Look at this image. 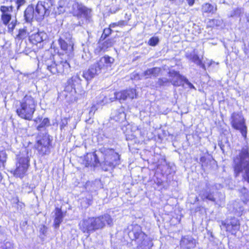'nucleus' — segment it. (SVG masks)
I'll use <instances>...</instances> for the list:
<instances>
[{
	"label": "nucleus",
	"mask_w": 249,
	"mask_h": 249,
	"mask_svg": "<svg viewBox=\"0 0 249 249\" xmlns=\"http://www.w3.org/2000/svg\"><path fill=\"white\" fill-rule=\"evenodd\" d=\"M223 145H220V147L221 149L222 150L224 151V149H223Z\"/></svg>",
	"instance_id": "51"
},
{
	"label": "nucleus",
	"mask_w": 249,
	"mask_h": 249,
	"mask_svg": "<svg viewBox=\"0 0 249 249\" xmlns=\"http://www.w3.org/2000/svg\"><path fill=\"white\" fill-rule=\"evenodd\" d=\"M36 103L30 95H25L20 103L21 109H35Z\"/></svg>",
	"instance_id": "24"
},
{
	"label": "nucleus",
	"mask_w": 249,
	"mask_h": 249,
	"mask_svg": "<svg viewBox=\"0 0 249 249\" xmlns=\"http://www.w3.org/2000/svg\"><path fill=\"white\" fill-rule=\"evenodd\" d=\"M67 124V122L65 123L64 122H62V124H61V129H62L65 126H66Z\"/></svg>",
	"instance_id": "49"
},
{
	"label": "nucleus",
	"mask_w": 249,
	"mask_h": 249,
	"mask_svg": "<svg viewBox=\"0 0 249 249\" xmlns=\"http://www.w3.org/2000/svg\"><path fill=\"white\" fill-rule=\"evenodd\" d=\"M217 10V5L209 2L203 3L201 7L202 15L204 16H211L215 14Z\"/></svg>",
	"instance_id": "20"
},
{
	"label": "nucleus",
	"mask_w": 249,
	"mask_h": 249,
	"mask_svg": "<svg viewBox=\"0 0 249 249\" xmlns=\"http://www.w3.org/2000/svg\"><path fill=\"white\" fill-rule=\"evenodd\" d=\"M55 217L54 220V228L57 229L59 228L64 217V214L61 209L58 208H56L55 209Z\"/></svg>",
	"instance_id": "26"
},
{
	"label": "nucleus",
	"mask_w": 249,
	"mask_h": 249,
	"mask_svg": "<svg viewBox=\"0 0 249 249\" xmlns=\"http://www.w3.org/2000/svg\"><path fill=\"white\" fill-rule=\"evenodd\" d=\"M82 81L78 74L72 75L69 78L67 81L64 89V91L67 93L66 96L75 94L76 93V87L77 88L81 87Z\"/></svg>",
	"instance_id": "10"
},
{
	"label": "nucleus",
	"mask_w": 249,
	"mask_h": 249,
	"mask_svg": "<svg viewBox=\"0 0 249 249\" xmlns=\"http://www.w3.org/2000/svg\"><path fill=\"white\" fill-rule=\"evenodd\" d=\"M95 111L93 110H90V111L89 112V119H90L94 114Z\"/></svg>",
	"instance_id": "46"
},
{
	"label": "nucleus",
	"mask_w": 249,
	"mask_h": 249,
	"mask_svg": "<svg viewBox=\"0 0 249 249\" xmlns=\"http://www.w3.org/2000/svg\"><path fill=\"white\" fill-rule=\"evenodd\" d=\"M186 1L190 6H192L195 3V0H186Z\"/></svg>",
	"instance_id": "45"
},
{
	"label": "nucleus",
	"mask_w": 249,
	"mask_h": 249,
	"mask_svg": "<svg viewBox=\"0 0 249 249\" xmlns=\"http://www.w3.org/2000/svg\"><path fill=\"white\" fill-rule=\"evenodd\" d=\"M125 16H127V14L126 13L125 15Z\"/></svg>",
	"instance_id": "55"
},
{
	"label": "nucleus",
	"mask_w": 249,
	"mask_h": 249,
	"mask_svg": "<svg viewBox=\"0 0 249 249\" xmlns=\"http://www.w3.org/2000/svg\"><path fill=\"white\" fill-rule=\"evenodd\" d=\"M200 195L203 201H205L206 199H208L212 202L215 201V198L213 196V193L210 191H206Z\"/></svg>",
	"instance_id": "34"
},
{
	"label": "nucleus",
	"mask_w": 249,
	"mask_h": 249,
	"mask_svg": "<svg viewBox=\"0 0 249 249\" xmlns=\"http://www.w3.org/2000/svg\"><path fill=\"white\" fill-rule=\"evenodd\" d=\"M169 82L170 80L167 78H160L158 79L157 84L159 87H162L166 86Z\"/></svg>",
	"instance_id": "40"
},
{
	"label": "nucleus",
	"mask_w": 249,
	"mask_h": 249,
	"mask_svg": "<svg viewBox=\"0 0 249 249\" xmlns=\"http://www.w3.org/2000/svg\"><path fill=\"white\" fill-rule=\"evenodd\" d=\"M36 140L35 147L38 153L42 156L48 155L52 147V137L48 134V132H38Z\"/></svg>",
	"instance_id": "5"
},
{
	"label": "nucleus",
	"mask_w": 249,
	"mask_h": 249,
	"mask_svg": "<svg viewBox=\"0 0 249 249\" xmlns=\"http://www.w3.org/2000/svg\"><path fill=\"white\" fill-rule=\"evenodd\" d=\"M239 192L243 195H245L248 193V190L245 187H243L239 190Z\"/></svg>",
	"instance_id": "43"
},
{
	"label": "nucleus",
	"mask_w": 249,
	"mask_h": 249,
	"mask_svg": "<svg viewBox=\"0 0 249 249\" xmlns=\"http://www.w3.org/2000/svg\"><path fill=\"white\" fill-rule=\"evenodd\" d=\"M29 166V159L27 155H19L17 157L16 168L13 171L14 176L16 178H23Z\"/></svg>",
	"instance_id": "9"
},
{
	"label": "nucleus",
	"mask_w": 249,
	"mask_h": 249,
	"mask_svg": "<svg viewBox=\"0 0 249 249\" xmlns=\"http://www.w3.org/2000/svg\"><path fill=\"white\" fill-rule=\"evenodd\" d=\"M46 34L44 32H32L28 35V40L33 46H38V49H42L43 42L45 40Z\"/></svg>",
	"instance_id": "13"
},
{
	"label": "nucleus",
	"mask_w": 249,
	"mask_h": 249,
	"mask_svg": "<svg viewBox=\"0 0 249 249\" xmlns=\"http://www.w3.org/2000/svg\"><path fill=\"white\" fill-rule=\"evenodd\" d=\"M137 96L136 90L133 88L127 89L114 93L115 98L119 101H124L127 99H133L136 98Z\"/></svg>",
	"instance_id": "14"
},
{
	"label": "nucleus",
	"mask_w": 249,
	"mask_h": 249,
	"mask_svg": "<svg viewBox=\"0 0 249 249\" xmlns=\"http://www.w3.org/2000/svg\"><path fill=\"white\" fill-rule=\"evenodd\" d=\"M117 27H118L117 22H112V23H110L109 25H108V27L110 28V29H111L112 28H116Z\"/></svg>",
	"instance_id": "44"
},
{
	"label": "nucleus",
	"mask_w": 249,
	"mask_h": 249,
	"mask_svg": "<svg viewBox=\"0 0 249 249\" xmlns=\"http://www.w3.org/2000/svg\"><path fill=\"white\" fill-rule=\"evenodd\" d=\"M243 13V9L240 7H237L233 9L231 13L229 16L230 18H235L240 17Z\"/></svg>",
	"instance_id": "36"
},
{
	"label": "nucleus",
	"mask_w": 249,
	"mask_h": 249,
	"mask_svg": "<svg viewBox=\"0 0 249 249\" xmlns=\"http://www.w3.org/2000/svg\"><path fill=\"white\" fill-rule=\"evenodd\" d=\"M26 2V0H16L15 3L16 4V7L17 9H19V8L23 5Z\"/></svg>",
	"instance_id": "41"
},
{
	"label": "nucleus",
	"mask_w": 249,
	"mask_h": 249,
	"mask_svg": "<svg viewBox=\"0 0 249 249\" xmlns=\"http://www.w3.org/2000/svg\"><path fill=\"white\" fill-rule=\"evenodd\" d=\"M221 226L226 229L227 231L235 235L240 229V224L239 220L234 217L231 216L221 221Z\"/></svg>",
	"instance_id": "12"
},
{
	"label": "nucleus",
	"mask_w": 249,
	"mask_h": 249,
	"mask_svg": "<svg viewBox=\"0 0 249 249\" xmlns=\"http://www.w3.org/2000/svg\"><path fill=\"white\" fill-rule=\"evenodd\" d=\"M83 164L86 167L97 166L99 163V160L95 153H88L83 160Z\"/></svg>",
	"instance_id": "19"
},
{
	"label": "nucleus",
	"mask_w": 249,
	"mask_h": 249,
	"mask_svg": "<svg viewBox=\"0 0 249 249\" xmlns=\"http://www.w3.org/2000/svg\"><path fill=\"white\" fill-rule=\"evenodd\" d=\"M183 82L186 84L190 89H195L194 86L186 77L184 79Z\"/></svg>",
	"instance_id": "42"
},
{
	"label": "nucleus",
	"mask_w": 249,
	"mask_h": 249,
	"mask_svg": "<svg viewBox=\"0 0 249 249\" xmlns=\"http://www.w3.org/2000/svg\"><path fill=\"white\" fill-rule=\"evenodd\" d=\"M102 152L104 153L107 157H109L111 162L113 163V165L115 166L120 163V155L118 153L115 152L112 149H102Z\"/></svg>",
	"instance_id": "21"
},
{
	"label": "nucleus",
	"mask_w": 249,
	"mask_h": 249,
	"mask_svg": "<svg viewBox=\"0 0 249 249\" xmlns=\"http://www.w3.org/2000/svg\"><path fill=\"white\" fill-rule=\"evenodd\" d=\"M186 57L192 62L196 63L197 65L199 66L204 70H206L205 65L202 62L201 59L199 57L197 54H190L186 56Z\"/></svg>",
	"instance_id": "29"
},
{
	"label": "nucleus",
	"mask_w": 249,
	"mask_h": 249,
	"mask_svg": "<svg viewBox=\"0 0 249 249\" xmlns=\"http://www.w3.org/2000/svg\"><path fill=\"white\" fill-rule=\"evenodd\" d=\"M6 154L4 151L0 152V168L4 166L6 160Z\"/></svg>",
	"instance_id": "38"
},
{
	"label": "nucleus",
	"mask_w": 249,
	"mask_h": 249,
	"mask_svg": "<svg viewBox=\"0 0 249 249\" xmlns=\"http://www.w3.org/2000/svg\"><path fill=\"white\" fill-rule=\"evenodd\" d=\"M168 74L170 82L176 87L180 86L185 78V77L180 74L179 71L175 70L169 71Z\"/></svg>",
	"instance_id": "18"
},
{
	"label": "nucleus",
	"mask_w": 249,
	"mask_h": 249,
	"mask_svg": "<svg viewBox=\"0 0 249 249\" xmlns=\"http://www.w3.org/2000/svg\"><path fill=\"white\" fill-rule=\"evenodd\" d=\"M159 42V38L158 36H152L149 39L148 44L150 46H155Z\"/></svg>",
	"instance_id": "37"
},
{
	"label": "nucleus",
	"mask_w": 249,
	"mask_h": 249,
	"mask_svg": "<svg viewBox=\"0 0 249 249\" xmlns=\"http://www.w3.org/2000/svg\"><path fill=\"white\" fill-rule=\"evenodd\" d=\"M101 71V70H98V64L96 62L83 72V77L87 80H89L94 78L98 74V72Z\"/></svg>",
	"instance_id": "23"
},
{
	"label": "nucleus",
	"mask_w": 249,
	"mask_h": 249,
	"mask_svg": "<svg viewBox=\"0 0 249 249\" xmlns=\"http://www.w3.org/2000/svg\"><path fill=\"white\" fill-rule=\"evenodd\" d=\"M5 245L6 248H11L13 247L12 244L9 242H6Z\"/></svg>",
	"instance_id": "47"
},
{
	"label": "nucleus",
	"mask_w": 249,
	"mask_h": 249,
	"mask_svg": "<svg viewBox=\"0 0 249 249\" xmlns=\"http://www.w3.org/2000/svg\"><path fill=\"white\" fill-rule=\"evenodd\" d=\"M62 55L63 53H57L45 60L46 69L52 75H63L70 70V64L67 60L61 58Z\"/></svg>",
	"instance_id": "3"
},
{
	"label": "nucleus",
	"mask_w": 249,
	"mask_h": 249,
	"mask_svg": "<svg viewBox=\"0 0 249 249\" xmlns=\"http://www.w3.org/2000/svg\"><path fill=\"white\" fill-rule=\"evenodd\" d=\"M106 224L110 226L112 224V219L108 214L84 219L79 223V225L83 232L90 233L103 229Z\"/></svg>",
	"instance_id": "2"
},
{
	"label": "nucleus",
	"mask_w": 249,
	"mask_h": 249,
	"mask_svg": "<svg viewBox=\"0 0 249 249\" xmlns=\"http://www.w3.org/2000/svg\"><path fill=\"white\" fill-rule=\"evenodd\" d=\"M51 125L50 120L48 118H44L42 122L37 127L36 129L38 131V132H47L46 127L49 126Z\"/></svg>",
	"instance_id": "30"
},
{
	"label": "nucleus",
	"mask_w": 249,
	"mask_h": 249,
	"mask_svg": "<svg viewBox=\"0 0 249 249\" xmlns=\"http://www.w3.org/2000/svg\"><path fill=\"white\" fill-rule=\"evenodd\" d=\"M115 62L114 58L105 54L101 57L98 61L96 62L99 70H107L111 68Z\"/></svg>",
	"instance_id": "17"
},
{
	"label": "nucleus",
	"mask_w": 249,
	"mask_h": 249,
	"mask_svg": "<svg viewBox=\"0 0 249 249\" xmlns=\"http://www.w3.org/2000/svg\"><path fill=\"white\" fill-rule=\"evenodd\" d=\"M97 105H100L101 106H103L105 104L104 100L100 101V102L97 103Z\"/></svg>",
	"instance_id": "48"
},
{
	"label": "nucleus",
	"mask_w": 249,
	"mask_h": 249,
	"mask_svg": "<svg viewBox=\"0 0 249 249\" xmlns=\"http://www.w3.org/2000/svg\"><path fill=\"white\" fill-rule=\"evenodd\" d=\"M196 245V241L192 236L186 235L182 237L180 241L181 249H191Z\"/></svg>",
	"instance_id": "22"
},
{
	"label": "nucleus",
	"mask_w": 249,
	"mask_h": 249,
	"mask_svg": "<svg viewBox=\"0 0 249 249\" xmlns=\"http://www.w3.org/2000/svg\"><path fill=\"white\" fill-rule=\"evenodd\" d=\"M131 15H129L125 20H120L117 22L118 27H123L128 25L129 20L130 19Z\"/></svg>",
	"instance_id": "39"
},
{
	"label": "nucleus",
	"mask_w": 249,
	"mask_h": 249,
	"mask_svg": "<svg viewBox=\"0 0 249 249\" xmlns=\"http://www.w3.org/2000/svg\"><path fill=\"white\" fill-rule=\"evenodd\" d=\"M109 158V157H107L106 155H105L104 160L102 162L99 163L102 169L105 171L112 170L115 167L113 165V163L111 162Z\"/></svg>",
	"instance_id": "28"
},
{
	"label": "nucleus",
	"mask_w": 249,
	"mask_h": 249,
	"mask_svg": "<svg viewBox=\"0 0 249 249\" xmlns=\"http://www.w3.org/2000/svg\"><path fill=\"white\" fill-rule=\"evenodd\" d=\"M29 35H30V34L28 33L27 28L24 27V28L18 30V33L16 35L15 38L18 41H22L24 39L26 38L27 36L28 37Z\"/></svg>",
	"instance_id": "32"
},
{
	"label": "nucleus",
	"mask_w": 249,
	"mask_h": 249,
	"mask_svg": "<svg viewBox=\"0 0 249 249\" xmlns=\"http://www.w3.org/2000/svg\"><path fill=\"white\" fill-rule=\"evenodd\" d=\"M128 235L131 240L137 242L138 249H150L151 242L142 231V227L140 225H131Z\"/></svg>",
	"instance_id": "4"
},
{
	"label": "nucleus",
	"mask_w": 249,
	"mask_h": 249,
	"mask_svg": "<svg viewBox=\"0 0 249 249\" xmlns=\"http://www.w3.org/2000/svg\"><path fill=\"white\" fill-rule=\"evenodd\" d=\"M249 146L245 145L238 151V154L233 158V168L235 177L243 173L242 178L249 183Z\"/></svg>",
	"instance_id": "1"
},
{
	"label": "nucleus",
	"mask_w": 249,
	"mask_h": 249,
	"mask_svg": "<svg viewBox=\"0 0 249 249\" xmlns=\"http://www.w3.org/2000/svg\"><path fill=\"white\" fill-rule=\"evenodd\" d=\"M55 5V0H39L36 4V8L41 16L47 17L54 9Z\"/></svg>",
	"instance_id": "11"
},
{
	"label": "nucleus",
	"mask_w": 249,
	"mask_h": 249,
	"mask_svg": "<svg viewBox=\"0 0 249 249\" xmlns=\"http://www.w3.org/2000/svg\"><path fill=\"white\" fill-rule=\"evenodd\" d=\"M160 71V68L154 67L151 69H147L144 71L143 74L144 76H146L147 77L150 76L157 77L159 75Z\"/></svg>",
	"instance_id": "31"
},
{
	"label": "nucleus",
	"mask_w": 249,
	"mask_h": 249,
	"mask_svg": "<svg viewBox=\"0 0 249 249\" xmlns=\"http://www.w3.org/2000/svg\"><path fill=\"white\" fill-rule=\"evenodd\" d=\"M231 123L233 128L239 130L245 138L247 137V127L245 125V121L240 111L234 112L231 114Z\"/></svg>",
	"instance_id": "8"
},
{
	"label": "nucleus",
	"mask_w": 249,
	"mask_h": 249,
	"mask_svg": "<svg viewBox=\"0 0 249 249\" xmlns=\"http://www.w3.org/2000/svg\"><path fill=\"white\" fill-rule=\"evenodd\" d=\"M120 115H123V116H124V117H125V116L124 112H120Z\"/></svg>",
	"instance_id": "50"
},
{
	"label": "nucleus",
	"mask_w": 249,
	"mask_h": 249,
	"mask_svg": "<svg viewBox=\"0 0 249 249\" xmlns=\"http://www.w3.org/2000/svg\"><path fill=\"white\" fill-rule=\"evenodd\" d=\"M38 119L39 120H40V119H42V118H38Z\"/></svg>",
	"instance_id": "54"
},
{
	"label": "nucleus",
	"mask_w": 249,
	"mask_h": 249,
	"mask_svg": "<svg viewBox=\"0 0 249 249\" xmlns=\"http://www.w3.org/2000/svg\"><path fill=\"white\" fill-rule=\"evenodd\" d=\"M58 43L60 49L68 56L72 54L74 43L71 38L65 40L62 38L60 37L58 39Z\"/></svg>",
	"instance_id": "15"
},
{
	"label": "nucleus",
	"mask_w": 249,
	"mask_h": 249,
	"mask_svg": "<svg viewBox=\"0 0 249 249\" xmlns=\"http://www.w3.org/2000/svg\"><path fill=\"white\" fill-rule=\"evenodd\" d=\"M14 10V6L11 5H2L0 6V20L2 23L7 26L9 32H13L17 24L16 19L12 20V13Z\"/></svg>",
	"instance_id": "6"
},
{
	"label": "nucleus",
	"mask_w": 249,
	"mask_h": 249,
	"mask_svg": "<svg viewBox=\"0 0 249 249\" xmlns=\"http://www.w3.org/2000/svg\"><path fill=\"white\" fill-rule=\"evenodd\" d=\"M24 17L26 20L30 21L33 19L36 20H41L45 17V16H41L37 10L36 5L35 9L32 5H29L24 11Z\"/></svg>",
	"instance_id": "16"
},
{
	"label": "nucleus",
	"mask_w": 249,
	"mask_h": 249,
	"mask_svg": "<svg viewBox=\"0 0 249 249\" xmlns=\"http://www.w3.org/2000/svg\"><path fill=\"white\" fill-rule=\"evenodd\" d=\"M1 21H0V28H1L2 27V23H1Z\"/></svg>",
	"instance_id": "52"
},
{
	"label": "nucleus",
	"mask_w": 249,
	"mask_h": 249,
	"mask_svg": "<svg viewBox=\"0 0 249 249\" xmlns=\"http://www.w3.org/2000/svg\"><path fill=\"white\" fill-rule=\"evenodd\" d=\"M35 110H16L17 114L21 118L31 120Z\"/></svg>",
	"instance_id": "27"
},
{
	"label": "nucleus",
	"mask_w": 249,
	"mask_h": 249,
	"mask_svg": "<svg viewBox=\"0 0 249 249\" xmlns=\"http://www.w3.org/2000/svg\"><path fill=\"white\" fill-rule=\"evenodd\" d=\"M221 21L215 18L210 19L208 20L207 24V28L213 29L220 25Z\"/></svg>",
	"instance_id": "33"
},
{
	"label": "nucleus",
	"mask_w": 249,
	"mask_h": 249,
	"mask_svg": "<svg viewBox=\"0 0 249 249\" xmlns=\"http://www.w3.org/2000/svg\"><path fill=\"white\" fill-rule=\"evenodd\" d=\"M113 33L112 29L107 27L103 29V33L100 37L99 41H104Z\"/></svg>",
	"instance_id": "35"
},
{
	"label": "nucleus",
	"mask_w": 249,
	"mask_h": 249,
	"mask_svg": "<svg viewBox=\"0 0 249 249\" xmlns=\"http://www.w3.org/2000/svg\"><path fill=\"white\" fill-rule=\"evenodd\" d=\"M113 44L114 42L112 38L107 39L103 43L102 46H99L94 50V53L96 54H100L101 53H104L108 48L112 47Z\"/></svg>",
	"instance_id": "25"
},
{
	"label": "nucleus",
	"mask_w": 249,
	"mask_h": 249,
	"mask_svg": "<svg viewBox=\"0 0 249 249\" xmlns=\"http://www.w3.org/2000/svg\"><path fill=\"white\" fill-rule=\"evenodd\" d=\"M34 121H35V122H37V119H36L34 120Z\"/></svg>",
	"instance_id": "53"
},
{
	"label": "nucleus",
	"mask_w": 249,
	"mask_h": 249,
	"mask_svg": "<svg viewBox=\"0 0 249 249\" xmlns=\"http://www.w3.org/2000/svg\"><path fill=\"white\" fill-rule=\"evenodd\" d=\"M71 13L73 17L83 18L86 21H90L92 18V9L77 1L72 4Z\"/></svg>",
	"instance_id": "7"
}]
</instances>
